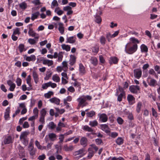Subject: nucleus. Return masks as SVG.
<instances>
[{"instance_id": "1", "label": "nucleus", "mask_w": 160, "mask_h": 160, "mask_svg": "<svg viewBox=\"0 0 160 160\" xmlns=\"http://www.w3.org/2000/svg\"><path fill=\"white\" fill-rule=\"evenodd\" d=\"M138 48V45L135 44L132 45L130 42L128 43L125 46V51L126 53L128 54H132L135 52Z\"/></svg>"}, {"instance_id": "2", "label": "nucleus", "mask_w": 160, "mask_h": 160, "mask_svg": "<svg viewBox=\"0 0 160 160\" xmlns=\"http://www.w3.org/2000/svg\"><path fill=\"white\" fill-rule=\"evenodd\" d=\"M34 145L32 142H30L28 147V150L31 156H33L35 154L36 151V148H34Z\"/></svg>"}, {"instance_id": "3", "label": "nucleus", "mask_w": 160, "mask_h": 160, "mask_svg": "<svg viewBox=\"0 0 160 160\" xmlns=\"http://www.w3.org/2000/svg\"><path fill=\"white\" fill-rule=\"evenodd\" d=\"M140 87L138 85H131L129 87L130 91L132 93L137 94L140 90Z\"/></svg>"}, {"instance_id": "4", "label": "nucleus", "mask_w": 160, "mask_h": 160, "mask_svg": "<svg viewBox=\"0 0 160 160\" xmlns=\"http://www.w3.org/2000/svg\"><path fill=\"white\" fill-rule=\"evenodd\" d=\"M133 73L134 76L138 79H139L142 76V71L141 68L134 69Z\"/></svg>"}, {"instance_id": "5", "label": "nucleus", "mask_w": 160, "mask_h": 160, "mask_svg": "<svg viewBox=\"0 0 160 160\" xmlns=\"http://www.w3.org/2000/svg\"><path fill=\"white\" fill-rule=\"evenodd\" d=\"M78 100L79 102L78 105V107H80L82 106V107H83L88 104V103L86 102V98H79Z\"/></svg>"}, {"instance_id": "6", "label": "nucleus", "mask_w": 160, "mask_h": 160, "mask_svg": "<svg viewBox=\"0 0 160 160\" xmlns=\"http://www.w3.org/2000/svg\"><path fill=\"white\" fill-rule=\"evenodd\" d=\"M98 116L99 117V120L102 122H107L108 119V117L107 115L105 113L98 114Z\"/></svg>"}, {"instance_id": "7", "label": "nucleus", "mask_w": 160, "mask_h": 160, "mask_svg": "<svg viewBox=\"0 0 160 160\" xmlns=\"http://www.w3.org/2000/svg\"><path fill=\"white\" fill-rule=\"evenodd\" d=\"M127 99L129 104L130 105L133 104L135 102V98L132 95H128Z\"/></svg>"}, {"instance_id": "8", "label": "nucleus", "mask_w": 160, "mask_h": 160, "mask_svg": "<svg viewBox=\"0 0 160 160\" xmlns=\"http://www.w3.org/2000/svg\"><path fill=\"white\" fill-rule=\"evenodd\" d=\"M119 61V59L116 57H111L109 60V63L111 65L112 64H117Z\"/></svg>"}, {"instance_id": "9", "label": "nucleus", "mask_w": 160, "mask_h": 160, "mask_svg": "<svg viewBox=\"0 0 160 160\" xmlns=\"http://www.w3.org/2000/svg\"><path fill=\"white\" fill-rule=\"evenodd\" d=\"M100 127L102 130L107 134L110 132V129L107 125L106 124H101L100 125Z\"/></svg>"}, {"instance_id": "10", "label": "nucleus", "mask_w": 160, "mask_h": 160, "mask_svg": "<svg viewBox=\"0 0 160 160\" xmlns=\"http://www.w3.org/2000/svg\"><path fill=\"white\" fill-rule=\"evenodd\" d=\"M79 71L80 74L83 75L86 73L85 68L82 63H80L79 64Z\"/></svg>"}, {"instance_id": "11", "label": "nucleus", "mask_w": 160, "mask_h": 160, "mask_svg": "<svg viewBox=\"0 0 160 160\" xmlns=\"http://www.w3.org/2000/svg\"><path fill=\"white\" fill-rule=\"evenodd\" d=\"M29 134V132L28 131H26L22 132L20 136V139H22L28 138L27 136Z\"/></svg>"}, {"instance_id": "12", "label": "nucleus", "mask_w": 160, "mask_h": 160, "mask_svg": "<svg viewBox=\"0 0 160 160\" xmlns=\"http://www.w3.org/2000/svg\"><path fill=\"white\" fill-rule=\"evenodd\" d=\"M88 152L87 158L88 159H91L94 155V152L93 151L92 148H89L88 149Z\"/></svg>"}, {"instance_id": "13", "label": "nucleus", "mask_w": 160, "mask_h": 160, "mask_svg": "<svg viewBox=\"0 0 160 160\" xmlns=\"http://www.w3.org/2000/svg\"><path fill=\"white\" fill-rule=\"evenodd\" d=\"M76 57L75 56L71 55L70 56V59L69 60V64L71 65H73L76 62Z\"/></svg>"}, {"instance_id": "14", "label": "nucleus", "mask_w": 160, "mask_h": 160, "mask_svg": "<svg viewBox=\"0 0 160 160\" xmlns=\"http://www.w3.org/2000/svg\"><path fill=\"white\" fill-rule=\"evenodd\" d=\"M10 111V107H8L6 109V112L4 114V118L5 120H8V118H9Z\"/></svg>"}, {"instance_id": "15", "label": "nucleus", "mask_w": 160, "mask_h": 160, "mask_svg": "<svg viewBox=\"0 0 160 160\" xmlns=\"http://www.w3.org/2000/svg\"><path fill=\"white\" fill-rule=\"evenodd\" d=\"M49 101L51 102L54 103L57 105H59L60 103V99L56 97H54L51 98L50 99Z\"/></svg>"}, {"instance_id": "16", "label": "nucleus", "mask_w": 160, "mask_h": 160, "mask_svg": "<svg viewBox=\"0 0 160 160\" xmlns=\"http://www.w3.org/2000/svg\"><path fill=\"white\" fill-rule=\"evenodd\" d=\"M91 62L94 66H96L98 64V60L97 58L95 57H92L90 59Z\"/></svg>"}, {"instance_id": "17", "label": "nucleus", "mask_w": 160, "mask_h": 160, "mask_svg": "<svg viewBox=\"0 0 160 160\" xmlns=\"http://www.w3.org/2000/svg\"><path fill=\"white\" fill-rule=\"evenodd\" d=\"M12 142V138L11 136H8L5 138L4 141V143L5 144H9Z\"/></svg>"}, {"instance_id": "18", "label": "nucleus", "mask_w": 160, "mask_h": 160, "mask_svg": "<svg viewBox=\"0 0 160 160\" xmlns=\"http://www.w3.org/2000/svg\"><path fill=\"white\" fill-rule=\"evenodd\" d=\"M36 59V57L35 55H32L30 57H27L25 60L27 61L30 62L31 61H34Z\"/></svg>"}, {"instance_id": "19", "label": "nucleus", "mask_w": 160, "mask_h": 160, "mask_svg": "<svg viewBox=\"0 0 160 160\" xmlns=\"http://www.w3.org/2000/svg\"><path fill=\"white\" fill-rule=\"evenodd\" d=\"M125 94H123L122 93H120L118 95V90L117 89V92L116 93V95L118 96V100L119 102H121L122 100V97L124 96Z\"/></svg>"}, {"instance_id": "20", "label": "nucleus", "mask_w": 160, "mask_h": 160, "mask_svg": "<svg viewBox=\"0 0 160 160\" xmlns=\"http://www.w3.org/2000/svg\"><path fill=\"white\" fill-rule=\"evenodd\" d=\"M76 37L74 36L70 37L67 38L66 42H69L71 43H73L76 42Z\"/></svg>"}, {"instance_id": "21", "label": "nucleus", "mask_w": 160, "mask_h": 160, "mask_svg": "<svg viewBox=\"0 0 160 160\" xmlns=\"http://www.w3.org/2000/svg\"><path fill=\"white\" fill-rule=\"evenodd\" d=\"M115 141L117 144L120 145L123 143L124 140L121 137H118L116 140Z\"/></svg>"}, {"instance_id": "22", "label": "nucleus", "mask_w": 160, "mask_h": 160, "mask_svg": "<svg viewBox=\"0 0 160 160\" xmlns=\"http://www.w3.org/2000/svg\"><path fill=\"white\" fill-rule=\"evenodd\" d=\"M107 42L106 38L103 36H102L100 38V42L102 45H104Z\"/></svg>"}, {"instance_id": "23", "label": "nucleus", "mask_w": 160, "mask_h": 160, "mask_svg": "<svg viewBox=\"0 0 160 160\" xmlns=\"http://www.w3.org/2000/svg\"><path fill=\"white\" fill-rule=\"evenodd\" d=\"M142 106V103L141 102H139L138 103L136 108V111L138 113H139L140 112Z\"/></svg>"}, {"instance_id": "24", "label": "nucleus", "mask_w": 160, "mask_h": 160, "mask_svg": "<svg viewBox=\"0 0 160 160\" xmlns=\"http://www.w3.org/2000/svg\"><path fill=\"white\" fill-rule=\"evenodd\" d=\"M141 51L142 52H148V49L147 47L144 44H142L141 46Z\"/></svg>"}, {"instance_id": "25", "label": "nucleus", "mask_w": 160, "mask_h": 160, "mask_svg": "<svg viewBox=\"0 0 160 160\" xmlns=\"http://www.w3.org/2000/svg\"><path fill=\"white\" fill-rule=\"evenodd\" d=\"M62 48L63 50H65L67 51H69L70 50L71 47L69 45H66L65 44L62 45Z\"/></svg>"}, {"instance_id": "26", "label": "nucleus", "mask_w": 160, "mask_h": 160, "mask_svg": "<svg viewBox=\"0 0 160 160\" xmlns=\"http://www.w3.org/2000/svg\"><path fill=\"white\" fill-rule=\"evenodd\" d=\"M29 30L28 33L29 35L32 37H35L36 34V33L30 27L29 28Z\"/></svg>"}, {"instance_id": "27", "label": "nucleus", "mask_w": 160, "mask_h": 160, "mask_svg": "<svg viewBox=\"0 0 160 160\" xmlns=\"http://www.w3.org/2000/svg\"><path fill=\"white\" fill-rule=\"evenodd\" d=\"M40 13L38 12H37L35 13H33L32 14V16L31 17V19L33 21L35 20V19H36L38 18V16L39 15Z\"/></svg>"}, {"instance_id": "28", "label": "nucleus", "mask_w": 160, "mask_h": 160, "mask_svg": "<svg viewBox=\"0 0 160 160\" xmlns=\"http://www.w3.org/2000/svg\"><path fill=\"white\" fill-rule=\"evenodd\" d=\"M57 137L56 135L54 133H50L48 134V137L50 140L54 141Z\"/></svg>"}, {"instance_id": "29", "label": "nucleus", "mask_w": 160, "mask_h": 160, "mask_svg": "<svg viewBox=\"0 0 160 160\" xmlns=\"http://www.w3.org/2000/svg\"><path fill=\"white\" fill-rule=\"evenodd\" d=\"M19 7L22 9H25L27 8V3L24 2L19 4Z\"/></svg>"}, {"instance_id": "30", "label": "nucleus", "mask_w": 160, "mask_h": 160, "mask_svg": "<svg viewBox=\"0 0 160 160\" xmlns=\"http://www.w3.org/2000/svg\"><path fill=\"white\" fill-rule=\"evenodd\" d=\"M108 135L113 138H115L118 136V133L115 132H109Z\"/></svg>"}, {"instance_id": "31", "label": "nucleus", "mask_w": 160, "mask_h": 160, "mask_svg": "<svg viewBox=\"0 0 160 160\" xmlns=\"http://www.w3.org/2000/svg\"><path fill=\"white\" fill-rule=\"evenodd\" d=\"M83 129L87 132H92L93 131V129L89 127L88 125H85L83 127Z\"/></svg>"}, {"instance_id": "32", "label": "nucleus", "mask_w": 160, "mask_h": 160, "mask_svg": "<svg viewBox=\"0 0 160 160\" xmlns=\"http://www.w3.org/2000/svg\"><path fill=\"white\" fill-rule=\"evenodd\" d=\"M64 149L65 151H68L72 150L73 149V147L72 145L68 147L67 145H65L64 146Z\"/></svg>"}, {"instance_id": "33", "label": "nucleus", "mask_w": 160, "mask_h": 160, "mask_svg": "<svg viewBox=\"0 0 160 160\" xmlns=\"http://www.w3.org/2000/svg\"><path fill=\"white\" fill-rule=\"evenodd\" d=\"M87 141V139L86 138L83 137L81 138L80 140V144L82 145H84L86 144Z\"/></svg>"}, {"instance_id": "34", "label": "nucleus", "mask_w": 160, "mask_h": 160, "mask_svg": "<svg viewBox=\"0 0 160 160\" xmlns=\"http://www.w3.org/2000/svg\"><path fill=\"white\" fill-rule=\"evenodd\" d=\"M89 125L92 127H95L98 125V122L96 120L91 121L89 122Z\"/></svg>"}, {"instance_id": "35", "label": "nucleus", "mask_w": 160, "mask_h": 160, "mask_svg": "<svg viewBox=\"0 0 160 160\" xmlns=\"http://www.w3.org/2000/svg\"><path fill=\"white\" fill-rule=\"evenodd\" d=\"M95 21L98 23H100L102 21V19L100 16L98 15H96Z\"/></svg>"}, {"instance_id": "36", "label": "nucleus", "mask_w": 160, "mask_h": 160, "mask_svg": "<svg viewBox=\"0 0 160 160\" xmlns=\"http://www.w3.org/2000/svg\"><path fill=\"white\" fill-rule=\"evenodd\" d=\"M95 112L93 111H90L86 113L87 116L88 117H92L95 115Z\"/></svg>"}, {"instance_id": "37", "label": "nucleus", "mask_w": 160, "mask_h": 160, "mask_svg": "<svg viewBox=\"0 0 160 160\" xmlns=\"http://www.w3.org/2000/svg\"><path fill=\"white\" fill-rule=\"evenodd\" d=\"M52 73L51 71L47 72L46 74V77L44 78L45 80H48L49 79V78L51 77Z\"/></svg>"}, {"instance_id": "38", "label": "nucleus", "mask_w": 160, "mask_h": 160, "mask_svg": "<svg viewBox=\"0 0 160 160\" xmlns=\"http://www.w3.org/2000/svg\"><path fill=\"white\" fill-rule=\"evenodd\" d=\"M53 93L52 91H49L48 93L45 94L44 96L46 98H49L51 97V96L53 95Z\"/></svg>"}, {"instance_id": "39", "label": "nucleus", "mask_w": 160, "mask_h": 160, "mask_svg": "<svg viewBox=\"0 0 160 160\" xmlns=\"http://www.w3.org/2000/svg\"><path fill=\"white\" fill-rule=\"evenodd\" d=\"M113 38V37H112V35L111 33L109 32H107L106 34V39L109 42H110L111 38Z\"/></svg>"}, {"instance_id": "40", "label": "nucleus", "mask_w": 160, "mask_h": 160, "mask_svg": "<svg viewBox=\"0 0 160 160\" xmlns=\"http://www.w3.org/2000/svg\"><path fill=\"white\" fill-rule=\"evenodd\" d=\"M20 140H21L22 143L25 146H26L28 145V138L22 139H21Z\"/></svg>"}, {"instance_id": "41", "label": "nucleus", "mask_w": 160, "mask_h": 160, "mask_svg": "<svg viewBox=\"0 0 160 160\" xmlns=\"http://www.w3.org/2000/svg\"><path fill=\"white\" fill-rule=\"evenodd\" d=\"M147 81L150 86H154L157 85L156 81Z\"/></svg>"}, {"instance_id": "42", "label": "nucleus", "mask_w": 160, "mask_h": 160, "mask_svg": "<svg viewBox=\"0 0 160 160\" xmlns=\"http://www.w3.org/2000/svg\"><path fill=\"white\" fill-rule=\"evenodd\" d=\"M85 151L84 149L83 148H82L81 149H80V150L76 151L75 152V155L76 156L78 155L79 154L82 153Z\"/></svg>"}, {"instance_id": "43", "label": "nucleus", "mask_w": 160, "mask_h": 160, "mask_svg": "<svg viewBox=\"0 0 160 160\" xmlns=\"http://www.w3.org/2000/svg\"><path fill=\"white\" fill-rule=\"evenodd\" d=\"M24 45L23 44H20L18 47V48L20 52H22L24 48Z\"/></svg>"}, {"instance_id": "44", "label": "nucleus", "mask_w": 160, "mask_h": 160, "mask_svg": "<svg viewBox=\"0 0 160 160\" xmlns=\"http://www.w3.org/2000/svg\"><path fill=\"white\" fill-rule=\"evenodd\" d=\"M46 112H47L45 108L42 109L40 111V116L45 117L46 114Z\"/></svg>"}, {"instance_id": "45", "label": "nucleus", "mask_w": 160, "mask_h": 160, "mask_svg": "<svg viewBox=\"0 0 160 160\" xmlns=\"http://www.w3.org/2000/svg\"><path fill=\"white\" fill-rule=\"evenodd\" d=\"M49 128L51 129L55 128L56 127V125L53 122H49Z\"/></svg>"}, {"instance_id": "46", "label": "nucleus", "mask_w": 160, "mask_h": 160, "mask_svg": "<svg viewBox=\"0 0 160 160\" xmlns=\"http://www.w3.org/2000/svg\"><path fill=\"white\" fill-rule=\"evenodd\" d=\"M130 40L131 41H132V43H134L136 42L137 43H139V40L134 37L131 38H130Z\"/></svg>"}, {"instance_id": "47", "label": "nucleus", "mask_w": 160, "mask_h": 160, "mask_svg": "<svg viewBox=\"0 0 160 160\" xmlns=\"http://www.w3.org/2000/svg\"><path fill=\"white\" fill-rule=\"evenodd\" d=\"M117 121L119 124H122L123 123L124 121L121 118L118 117L117 119Z\"/></svg>"}, {"instance_id": "48", "label": "nucleus", "mask_w": 160, "mask_h": 160, "mask_svg": "<svg viewBox=\"0 0 160 160\" xmlns=\"http://www.w3.org/2000/svg\"><path fill=\"white\" fill-rule=\"evenodd\" d=\"M154 69L157 72L158 74H160V67L159 66L156 65L154 66Z\"/></svg>"}, {"instance_id": "49", "label": "nucleus", "mask_w": 160, "mask_h": 160, "mask_svg": "<svg viewBox=\"0 0 160 160\" xmlns=\"http://www.w3.org/2000/svg\"><path fill=\"white\" fill-rule=\"evenodd\" d=\"M28 42L31 45L34 44L36 43L35 40L34 39L32 38L28 39Z\"/></svg>"}, {"instance_id": "50", "label": "nucleus", "mask_w": 160, "mask_h": 160, "mask_svg": "<svg viewBox=\"0 0 160 160\" xmlns=\"http://www.w3.org/2000/svg\"><path fill=\"white\" fill-rule=\"evenodd\" d=\"M99 58L100 63L102 64H104L105 63V60L102 55H100L99 57Z\"/></svg>"}, {"instance_id": "51", "label": "nucleus", "mask_w": 160, "mask_h": 160, "mask_svg": "<svg viewBox=\"0 0 160 160\" xmlns=\"http://www.w3.org/2000/svg\"><path fill=\"white\" fill-rule=\"evenodd\" d=\"M152 115L155 117H157L158 116V114L157 111L153 108H152Z\"/></svg>"}, {"instance_id": "52", "label": "nucleus", "mask_w": 160, "mask_h": 160, "mask_svg": "<svg viewBox=\"0 0 160 160\" xmlns=\"http://www.w3.org/2000/svg\"><path fill=\"white\" fill-rule=\"evenodd\" d=\"M95 142L97 145H100L102 143H103L101 139L97 138L95 139Z\"/></svg>"}, {"instance_id": "53", "label": "nucleus", "mask_w": 160, "mask_h": 160, "mask_svg": "<svg viewBox=\"0 0 160 160\" xmlns=\"http://www.w3.org/2000/svg\"><path fill=\"white\" fill-rule=\"evenodd\" d=\"M58 30L61 34H63L64 31V28L63 26H59Z\"/></svg>"}, {"instance_id": "54", "label": "nucleus", "mask_w": 160, "mask_h": 160, "mask_svg": "<svg viewBox=\"0 0 160 160\" xmlns=\"http://www.w3.org/2000/svg\"><path fill=\"white\" fill-rule=\"evenodd\" d=\"M38 110L37 108H35L33 110V112L34 114V115L38 117Z\"/></svg>"}, {"instance_id": "55", "label": "nucleus", "mask_w": 160, "mask_h": 160, "mask_svg": "<svg viewBox=\"0 0 160 160\" xmlns=\"http://www.w3.org/2000/svg\"><path fill=\"white\" fill-rule=\"evenodd\" d=\"M64 135L61 134H60L59 136V142H62L64 139Z\"/></svg>"}, {"instance_id": "56", "label": "nucleus", "mask_w": 160, "mask_h": 160, "mask_svg": "<svg viewBox=\"0 0 160 160\" xmlns=\"http://www.w3.org/2000/svg\"><path fill=\"white\" fill-rule=\"evenodd\" d=\"M52 80H60V78L58 75L56 74L53 76L52 77Z\"/></svg>"}, {"instance_id": "57", "label": "nucleus", "mask_w": 160, "mask_h": 160, "mask_svg": "<svg viewBox=\"0 0 160 160\" xmlns=\"http://www.w3.org/2000/svg\"><path fill=\"white\" fill-rule=\"evenodd\" d=\"M45 158V155L44 154H42L41 155L39 156L38 159L39 160H44Z\"/></svg>"}, {"instance_id": "58", "label": "nucleus", "mask_w": 160, "mask_h": 160, "mask_svg": "<svg viewBox=\"0 0 160 160\" xmlns=\"http://www.w3.org/2000/svg\"><path fill=\"white\" fill-rule=\"evenodd\" d=\"M74 87H79L80 88V83L78 82L77 81H75V82L72 83Z\"/></svg>"}, {"instance_id": "59", "label": "nucleus", "mask_w": 160, "mask_h": 160, "mask_svg": "<svg viewBox=\"0 0 160 160\" xmlns=\"http://www.w3.org/2000/svg\"><path fill=\"white\" fill-rule=\"evenodd\" d=\"M62 52H60L58 53V60L59 61H61L62 60V58L63 57L62 55Z\"/></svg>"}, {"instance_id": "60", "label": "nucleus", "mask_w": 160, "mask_h": 160, "mask_svg": "<svg viewBox=\"0 0 160 160\" xmlns=\"http://www.w3.org/2000/svg\"><path fill=\"white\" fill-rule=\"evenodd\" d=\"M33 76L34 80H36L38 79V75L35 71H33Z\"/></svg>"}, {"instance_id": "61", "label": "nucleus", "mask_w": 160, "mask_h": 160, "mask_svg": "<svg viewBox=\"0 0 160 160\" xmlns=\"http://www.w3.org/2000/svg\"><path fill=\"white\" fill-rule=\"evenodd\" d=\"M128 118L129 120H133V119H134L133 116V115L132 113H131V112L129 113L128 116Z\"/></svg>"}, {"instance_id": "62", "label": "nucleus", "mask_w": 160, "mask_h": 160, "mask_svg": "<svg viewBox=\"0 0 160 160\" xmlns=\"http://www.w3.org/2000/svg\"><path fill=\"white\" fill-rule=\"evenodd\" d=\"M35 144L36 146L38 149H41L42 146L40 145L39 142L37 140L35 141Z\"/></svg>"}, {"instance_id": "63", "label": "nucleus", "mask_w": 160, "mask_h": 160, "mask_svg": "<svg viewBox=\"0 0 160 160\" xmlns=\"http://www.w3.org/2000/svg\"><path fill=\"white\" fill-rule=\"evenodd\" d=\"M29 126L28 123L27 122H25L23 125V127L24 128H28Z\"/></svg>"}, {"instance_id": "64", "label": "nucleus", "mask_w": 160, "mask_h": 160, "mask_svg": "<svg viewBox=\"0 0 160 160\" xmlns=\"http://www.w3.org/2000/svg\"><path fill=\"white\" fill-rule=\"evenodd\" d=\"M38 118V117H36V116L35 115H33L30 117L28 119V120L29 121H34V120Z\"/></svg>"}]
</instances>
